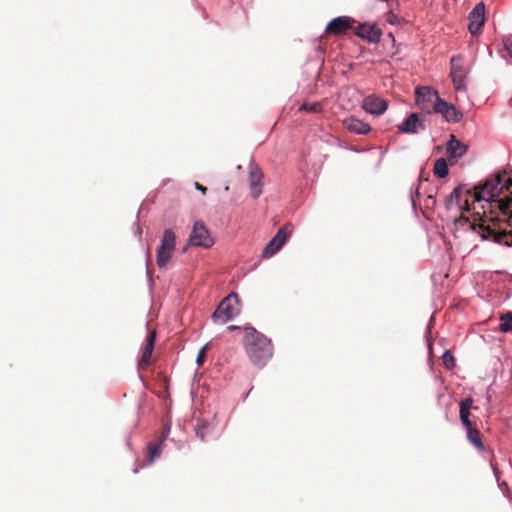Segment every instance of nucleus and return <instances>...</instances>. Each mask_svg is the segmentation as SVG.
<instances>
[{
	"label": "nucleus",
	"instance_id": "nucleus-1",
	"mask_svg": "<svg viewBox=\"0 0 512 512\" xmlns=\"http://www.w3.org/2000/svg\"><path fill=\"white\" fill-rule=\"evenodd\" d=\"M473 210L477 206L482 215L470 221L460 218L468 224L472 233L482 241H490L505 246H512V178L507 175H494L485 183L471 190Z\"/></svg>",
	"mask_w": 512,
	"mask_h": 512
},
{
	"label": "nucleus",
	"instance_id": "nucleus-2",
	"mask_svg": "<svg viewBox=\"0 0 512 512\" xmlns=\"http://www.w3.org/2000/svg\"><path fill=\"white\" fill-rule=\"evenodd\" d=\"M244 330V346L250 360L254 365L263 367L273 355L271 339L252 326H245Z\"/></svg>",
	"mask_w": 512,
	"mask_h": 512
},
{
	"label": "nucleus",
	"instance_id": "nucleus-3",
	"mask_svg": "<svg viewBox=\"0 0 512 512\" xmlns=\"http://www.w3.org/2000/svg\"><path fill=\"white\" fill-rule=\"evenodd\" d=\"M239 302L240 300L238 294L231 292L228 296L221 300L216 310L212 313V321L215 323L219 322L221 324H225L233 320L240 313L238 308Z\"/></svg>",
	"mask_w": 512,
	"mask_h": 512
},
{
	"label": "nucleus",
	"instance_id": "nucleus-4",
	"mask_svg": "<svg viewBox=\"0 0 512 512\" xmlns=\"http://www.w3.org/2000/svg\"><path fill=\"white\" fill-rule=\"evenodd\" d=\"M444 205L446 210L450 211L456 207L461 211L473 210L471 202V189L465 185H459L445 198Z\"/></svg>",
	"mask_w": 512,
	"mask_h": 512
},
{
	"label": "nucleus",
	"instance_id": "nucleus-5",
	"mask_svg": "<svg viewBox=\"0 0 512 512\" xmlns=\"http://www.w3.org/2000/svg\"><path fill=\"white\" fill-rule=\"evenodd\" d=\"M176 246V236L172 229H165L160 246L156 252V263L159 268L165 267L172 258Z\"/></svg>",
	"mask_w": 512,
	"mask_h": 512
},
{
	"label": "nucleus",
	"instance_id": "nucleus-6",
	"mask_svg": "<svg viewBox=\"0 0 512 512\" xmlns=\"http://www.w3.org/2000/svg\"><path fill=\"white\" fill-rule=\"evenodd\" d=\"M189 245L193 247L211 248L214 245V239L203 221H195L191 234L189 235Z\"/></svg>",
	"mask_w": 512,
	"mask_h": 512
},
{
	"label": "nucleus",
	"instance_id": "nucleus-7",
	"mask_svg": "<svg viewBox=\"0 0 512 512\" xmlns=\"http://www.w3.org/2000/svg\"><path fill=\"white\" fill-rule=\"evenodd\" d=\"M416 104L425 114L433 112V105L439 97L438 92L432 87L422 86L415 90Z\"/></svg>",
	"mask_w": 512,
	"mask_h": 512
},
{
	"label": "nucleus",
	"instance_id": "nucleus-8",
	"mask_svg": "<svg viewBox=\"0 0 512 512\" xmlns=\"http://www.w3.org/2000/svg\"><path fill=\"white\" fill-rule=\"evenodd\" d=\"M290 227L291 224H286L281 227L275 236H273L272 239L266 244L262 252V256L264 258L272 257L283 247L291 235V229H289Z\"/></svg>",
	"mask_w": 512,
	"mask_h": 512
},
{
	"label": "nucleus",
	"instance_id": "nucleus-9",
	"mask_svg": "<svg viewBox=\"0 0 512 512\" xmlns=\"http://www.w3.org/2000/svg\"><path fill=\"white\" fill-rule=\"evenodd\" d=\"M433 113L441 114L450 123H459L463 119V113L455 105L442 98H437L433 105Z\"/></svg>",
	"mask_w": 512,
	"mask_h": 512
},
{
	"label": "nucleus",
	"instance_id": "nucleus-10",
	"mask_svg": "<svg viewBox=\"0 0 512 512\" xmlns=\"http://www.w3.org/2000/svg\"><path fill=\"white\" fill-rule=\"evenodd\" d=\"M468 30L471 35H476L482 28L485 22V4L483 2L477 3L470 11Z\"/></svg>",
	"mask_w": 512,
	"mask_h": 512
},
{
	"label": "nucleus",
	"instance_id": "nucleus-11",
	"mask_svg": "<svg viewBox=\"0 0 512 512\" xmlns=\"http://www.w3.org/2000/svg\"><path fill=\"white\" fill-rule=\"evenodd\" d=\"M362 108L371 115H382L388 108V102L377 95H369L363 100Z\"/></svg>",
	"mask_w": 512,
	"mask_h": 512
},
{
	"label": "nucleus",
	"instance_id": "nucleus-12",
	"mask_svg": "<svg viewBox=\"0 0 512 512\" xmlns=\"http://www.w3.org/2000/svg\"><path fill=\"white\" fill-rule=\"evenodd\" d=\"M264 174L260 167L252 160L250 163L249 179L252 198L257 199L262 193V180Z\"/></svg>",
	"mask_w": 512,
	"mask_h": 512
},
{
	"label": "nucleus",
	"instance_id": "nucleus-13",
	"mask_svg": "<svg viewBox=\"0 0 512 512\" xmlns=\"http://www.w3.org/2000/svg\"><path fill=\"white\" fill-rule=\"evenodd\" d=\"M397 129L405 134H418L425 130V125L420 120L418 113H411L397 125Z\"/></svg>",
	"mask_w": 512,
	"mask_h": 512
},
{
	"label": "nucleus",
	"instance_id": "nucleus-14",
	"mask_svg": "<svg viewBox=\"0 0 512 512\" xmlns=\"http://www.w3.org/2000/svg\"><path fill=\"white\" fill-rule=\"evenodd\" d=\"M468 147L456 139L454 136H451L450 140L446 144V152L448 154V160L451 165L455 164L459 159H461L467 152Z\"/></svg>",
	"mask_w": 512,
	"mask_h": 512
},
{
	"label": "nucleus",
	"instance_id": "nucleus-15",
	"mask_svg": "<svg viewBox=\"0 0 512 512\" xmlns=\"http://www.w3.org/2000/svg\"><path fill=\"white\" fill-rule=\"evenodd\" d=\"M355 34L361 39L377 44L381 40L382 31L376 25L363 23L358 25Z\"/></svg>",
	"mask_w": 512,
	"mask_h": 512
},
{
	"label": "nucleus",
	"instance_id": "nucleus-16",
	"mask_svg": "<svg viewBox=\"0 0 512 512\" xmlns=\"http://www.w3.org/2000/svg\"><path fill=\"white\" fill-rule=\"evenodd\" d=\"M353 22L354 20L348 16H338L328 22L325 30L334 35L344 34L351 28Z\"/></svg>",
	"mask_w": 512,
	"mask_h": 512
},
{
	"label": "nucleus",
	"instance_id": "nucleus-17",
	"mask_svg": "<svg viewBox=\"0 0 512 512\" xmlns=\"http://www.w3.org/2000/svg\"><path fill=\"white\" fill-rule=\"evenodd\" d=\"M343 126L346 130L356 135H366L371 130L368 123H365L353 116L345 118L343 120Z\"/></svg>",
	"mask_w": 512,
	"mask_h": 512
},
{
	"label": "nucleus",
	"instance_id": "nucleus-18",
	"mask_svg": "<svg viewBox=\"0 0 512 512\" xmlns=\"http://www.w3.org/2000/svg\"><path fill=\"white\" fill-rule=\"evenodd\" d=\"M458 61H459L458 57H452L451 61H450V65H451L450 75L452 78V82L455 86V89L457 91L465 88L464 69L461 66L457 65Z\"/></svg>",
	"mask_w": 512,
	"mask_h": 512
},
{
	"label": "nucleus",
	"instance_id": "nucleus-19",
	"mask_svg": "<svg viewBox=\"0 0 512 512\" xmlns=\"http://www.w3.org/2000/svg\"><path fill=\"white\" fill-rule=\"evenodd\" d=\"M163 444L164 442H160V440H157L156 442H149L147 444V455L149 464H152L154 460L160 456Z\"/></svg>",
	"mask_w": 512,
	"mask_h": 512
},
{
	"label": "nucleus",
	"instance_id": "nucleus-20",
	"mask_svg": "<svg viewBox=\"0 0 512 512\" xmlns=\"http://www.w3.org/2000/svg\"><path fill=\"white\" fill-rule=\"evenodd\" d=\"M194 430L196 436L203 441L205 437L211 432L212 426L208 421L198 419Z\"/></svg>",
	"mask_w": 512,
	"mask_h": 512
},
{
	"label": "nucleus",
	"instance_id": "nucleus-21",
	"mask_svg": "<svg viewBox=\"0 0 512 512\" xmlns=\"http://www.w3.org/2000/svg\"><path fill=\"white\" fill-rule=\"evenodd\" d=\"M466 432L469 442L473 444L478 450H484L485 447L482 442L480 432L474 427L466 429Z\"/></svg>",
	"mask_w": 512,
	"mask_h": 512
},
{
	"label": "nucleus",
	"instance_id": "nucleus-22",
	"mask_svg": "<svg viewBox=\"0 0 512 512\" xmlns=\"http://www.w3.org/2000/svg\"><path fill=\"white\" fill-rule=\"evenodd\" d=\"M434 175L438 178H445L449 174V168L447 161L444 158L436 160L433 168Z\"/></svg>",
	"mask_w": 512,
	"mask_h": 512
},
{
	"label": "nucleus",
	"instance_id": "nucleus-23",
	"mask_svg": "<svg viewBox=\"0 0 512 512\" xmlns=\"http://www.w3.org/2000/svg\"><path fill=\"white\" fill-rule=\"evenodd\" d=\"M499 330L502 333H508L512 331V312L508 311L500 316Z\"/></svg>",
	"mask_w": 512,
	"mask_h": 512
},
{
	"label": "nucleus",
	"instance_id": "nucleus-24",
	"mask_svg": "<svg viewBox=\"0 0 512 512\" xmlns=\"http://www.w3.org/2000/svg\"><path fill=\"white\" fill-rule=\"evenodd\" d=\"M154 343H155V334L152 333L147 338V344L142 352L141 362H143V363L149 362L152 352H153Z\"/></svg>",
	"mask_w": 512,
	"mask_h": 512
},
{
	"label": "nucleus",
	"instance_id": "nucleus-25",
	"mask_svg": "<svg viewBox=\"0 0 512 512\" xmlns=\"http://www.w3.org/2000/svg\"><path fill=\"white\" fill-rule=\"evenodd\" d=\"M299 110L313 112V113H320L322 111V104L319 102H313V103L304 102L300 106Z\"/></svg>",
	"mask_w": 512,
	"mask_h": 512
},
{
	"label": "nucleus",
	"instance_id": "nucleus-26",
	"mask_svg": "<svg viewBox=\"0 0 512 512\" xmlns=\"http://www.w3.org/2000/svg\"><path fill=\"white\" fill-rule=\"evenodd\" d=\"M502 57L507 61H512V38L503 40Z\"/></svg>",
	"mask_w": 512,
	"mask_h": 512
},
{
	"label": "nucleus",
	"instance_id": "nucleus-27",
	"mask_svg": "<svg viewBox=\"0 0 512 512\" xmlns=\"http://www.w3.org/2000/svg\"><path fill=\"white\" fill-rule=\"evenodd\" d=\"M442 361L447 369H452L455 366L454 356L449 350L444 351Z\"/></svg>",
	"mask_w": 512,
	"mask_h": 512
},
{
	"label": "nucleus",
	"instance_id": "nucleus-28",
	"mask_svg": "<svg viewBox=\"0 0 512 512\" xmlns=\"http://www.w3.org/2000/svg\"><path fill=\"white\" fill-rule=\"evenodd\" d=\"M469 417H470V412L460 411V420H461L463 426L465 427V429H469V428L473 427L472 422L470 421Z\"/></svg>",
	"mask_w": 512,
	"mask_h": 512
},
{
	"label": "nucleus",
	"instance_id": "nucleus-29",
	"mask_svg": "<svg viewBox=\"0 0 512 512\" xmlns=\"http://www.w3.org/2000/svg\"><path fill=\"white\" fill-rule=\"evenodd\" d=\"M207 347H208V343L205 344L198 352V355H197V358H196V363L198 366H201L205 359H206V350H207Z\"/></svg>",
	"mask_w": 512,
	"mask_h": 512
},
{
	"label": "nucleus",
	"instance_id": "nucleus-30",
	"mask_svg": "<svg viewBox=\"0 0 512 512\" xmlns=\"http://www.w3.org/2000/svg\"><path fill=\"white\" fill-rule=\"evenodd\" d=\"M473 400L472 398H466L460 403V411L470 412Z\"/></svg>",
	"mask_w": 512,
	"mask_h": 512
},
{
	"label": "nucleus",
	"instance_id": "nucleus-31",
	"mask_svg": "<svg viewBox=\"0 0 512 512\" xmlns=\"http://www.w3.org/2000/svg\"><path fill=\"white\" fill-rule=\"evenodd\" d=\"M170 430H171V425L166 424L163 431L159 435L158 440H160V442H165L170 434Z\"/></svg>",
	"mask_w": 512,
	"mask_h": 512
},
{
	"label": "nucleus",
	"instance_id": "nucleus-32",
	"mask_svg": "<svg viewBox=\"0 0 512 512\" xmlns=\"http://www.w3.org/2000/svg\"><path fill=\"white\" fill-rule=\"evenodd\" d=\"M490 466L492 468L493 474L497 481H499L500 478V471L498 470L497 466L491 461Z\"/></svg>",
	"mask_w": 512,
	"mask_h": 512
},
{
	"label": "nucleus",
	"instance_id": "nucleus-33",
	"mask_svg": "<svg viewBox=\"0 0 512 512\" xmlns=\"http://www.w3.org/2000/svg\"><path fill=\"white\" fill-rule=\"evenodd\" d=\"M195 188H196L198 191H200L202 194H205V193H206V191H207L206 187H204V186L200 185V184H199V183H197V182L195 183Z\"/></svg>",
	"mask_w": 512,
	"mask_h": 512
},
{
	"label": "nucleus",
	"instance_id": "nucleus-34",
	"mask_svg": "<svg viewBox=\"0 0 512 512\" xmlns=\"http://www.w3.org/2000/svg\"><path fill=\"white\" fill-rule=\"evenodd\" d=\"M239 329H240V326H236V325L228 326V330H230V331L239 330Z\"/></svg>",
	"mask_w": 512,
	"mask_h": 512
},
{
	"label": "nucleus",
	"instance_id": "nucleus-35",
	"mask_svg": "<svg viewBox=\"0 0 512 512\" xmlns=\"http://www.w3.org/2000/svg\"><path fill=\"white\" fill-rule=\"evenodd\" d=\"M411 202H412L413 208L416 209V201H415V198H414L413 194L411 195Z\"/></svg>",
	"mask_w": 512,
	"mask_h": 512
},
{
	"label": "nucleus",
	"instance_id": "nucleus-36",
	"mask_svg": "<svg viewBox=\"0 0 512 512\" xmlns=\"http://www.w3.org/2000/svg\"><path fill=\"white\" fill-rule=\"evenodd\" d=\"M135 233H136L137 235H139V237H141L142 229L140 228V226H139V225L137 226V229H136Z\"/></svg>",
	"mask_w": 512,
	"mask_h": 512
},
{
	"label": "nucleus",
	"instance_id": "nucleus-37",
	"mask_svg": "<svg viewBox=\"0 0 512 512\" xmlns=\"http://www.w3.org/2000/svg\"><path fill=\"white\" fill-rule=\"evenodd\" d=\"M487 52L489 53L490 56H492V50L489 48V46H485Z\"/></svg>",
	"mask_w": 512,
	"mask_h": 512
},
{
	"label": "nucleus",
	"instance_id": "nucleus-38",
	"mask_svg": "<svg viewBox=\"0 0 512 512\" xmlns=\"http://www.w3.org/2000/svg\"><path fill=\"white\" fill-rule=\"evenodd\" d=\"M415 196L418 197L419 196V191L418 189L415 190Z\"/></svg>",
	"mask_w": 512,
	"mask_h": 512
},
{
	"label": "nucleus",
	"instance_id": "nucleus-39",
	"mask_svg": "<svg viewBox=\"0 0 512 512\" xmlns=\"http://www.w3.org/2000/svg\"><path fill=\"white\" fill-rule=\"evenodd\" d=\"M133 472H134V473H137V472H138V468H137V467H134V468H133Z\"/></svg>",
	"mask_w": 512,
	"mask_h": 512
},
{
	"label": "nucleus",
	"instance_id": "nucleus-40",
	"mask_svg": "<svg viewBox=\"0 0 512 512\" xmlns=\"http://www.w3.org/2000/svg\"><path fill=\"white\" fill-rule=\"evenodd\" d=\"M146 273H147L148 276H150L148 268L146 269Z\"/></svg>",
	"mask_w": 512,
	"mask_h": 512
},
{
	"label": "nucleus",
	"instance_id": "nucleus-41",
	"mask_svg": "<svg viewBox=\"0 0 512 512\" xmlns=\"http://www.w3.org/2000/svg\"><path fill=\"white\" fill-rule=\"evenodd\" d=\"M428 198L434 201V197L433 196H429Z\"/></svg>",
	"mask_w": 512,
	"mask_h": 512
}]
</instances>
